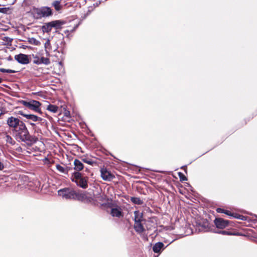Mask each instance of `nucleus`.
Wrapping results in <instances>:
<instances>
[{
    "instance_id": "35",
    "label": "nucleus",
    "mask_w": 257,
    "mask_h": 257,
    "mask_svg": "<svg viewBox=\"0 0 257 257\" xmlns=\"http://www.w3.org/2000/svg\"><path fill=\"white\" fill-rule=\"evenodd\" d=\"M77 27V26H76V27H74V29H73V30H71V31H72H72H74V30H75V29H76Z\"/></svg>"
},
{
    "instance_id": "3",
    "label": "nucleus",
    "mask_w": 257,
    "mask_h": 257,
    "mask_svg": "<svg viewBox=\"0 0 257 257\" xmlns=\"http://www.w3.org/2000/svg\"><path fill=\"white\" fill-rule=\"evenodd\" d=\"M71 179L72 181L76 183L77 186L82 188H86L88 187V178L83 177L80 172H75L72 174Z\"/></svg>"
},
{
    "instance_id": "18",
    "label": "nucleus",
    "mask_w": 257,
    "mask_h": 257,
    "mask_svg": "<svg viewBox=\"0 0 257 257\" xmlns=\"http://www.w3.org/2000/svg\"><path fill=\"white\" fill-rule=\"evenodd\" d=\"M111 214L113 216L120 217L121 216L122 213L119 209L117 208H112L111 211Z\"/></svg>"
},
{
    "instance_id": "9",
    "label": "nucleus",
    "mask_w": 257,
    "mask_h": 257,
    "mask_svg": "<svg viewBox=\"0 0 257 257\" xmlns=\"http://www.w3.org/2000/svg\"><path fill=\"white\" fill-rule=\"evenodd\" d=\"M214 223L217 228L223 229L228 225V221L222 218H216Z\"/></svg>"
},
{
    "instance_id": "37",
    "label": "nucleus",
    "mask_w": 257,
    "mask_h": 257,
    "mask_svg": "<svg viewBox=\"0 0 257 257\" xmlns=\"http://www.w3.org/2000/svg\"><path fill=\"white\" fill-rule=\"evenodd\" d=\"M31 125H34L35 124H34V123H31Z\"/></svg>"
},
{
    "instance_id": "21",
    "label": "nucleus",
    "mask_w": 257,
    "mask_h": 257,
    "mask_svg": "<svg viewBox=\"0 0 257 257\" xmlns=\"http://www.w3.org/2000/svg\"><path fill=\"white\" fill-rule=\"evenodd\" d=\"M131 200L134 204H138V205H141L143 203V200H142L139 197H132L131 198Z\"/></svg>"
},
{
    "instance_id": "25",
    "label": "nucleus",
    "mask_w": 257,
    "mask_h": 257,
    "mask_svg": "<svg viewBox=\"0 0 257 257\" xmlns=\"http://www.w3.org/2000/svg\"><path fill=\"white\" fill-rule=\"evenodd\" d=\"M0 72L2 73H16L17 71L12 69L0 68Z\"/></svg>"
},
{
    "instance_id": "16",
    "label": "nucleus",
    "mask_w": 257,
    "mask_h": 257,
    "mask_svg": "<svg viewBox=\"0 0 257 257\" xmlns=\"http://www.w3.org/2000/svg\"><path fill=\"white\" fill-rule=\"evenodd\" d=\"M224 214H225L227 215L232 216L234 218L239 219L241 220H244V218H245V217L242 215H239V214H238L236 213H232L230 211H229L228 210H225Z\"/></svg>"
},
{
    "instance_id": "23",
    "label": "nucleus",
    "mask_w": 257,
    "mask_h": 257,
    "mask_svg": "<svg viewBox=\"0 0 257 257\" xmlns=\"http://www.w3.org/2000/svg\"><path fill=\"white\" fill-rule=\"evenodd\" d=\"M82 161L83 162L91 165H92L94 163V162L91 159L86 157H82Z\"/></svg>"
},
{
    "instance_id": "22",
    "label": "nucleus",
    "mask_w": 257,
    "mask_h": 257,
    "mask_svg": "<svg viewBox=\"0 0 257 257\" xmlns=\"http://www.w3.org/2000/svg\"><path fill=\"white\" fill-rule=\"evenodd\" d=\"M56 169L57 170L62 173H63L64 174H67V169H65V167L61 166L59 164H57L56 165Z\"/></svg>"
},
{
    "instance_id": "17",
    "label": "nucleus",
    "mask_w": 257,
    "mask_h": 257,
    "mask_svg": "<svg viewBox=\"0 0 257 257\" xmlns=\"http://www.w3.org/2000/svg\"><path fill=\"white\" fill-rule=\"evenodd\" d=\"M52 27L55 28L56 29H59L61 26L64 24L65 22L60 20L54 21L51 22Z\"/></svg>"
},
{
    "instance_id": "28",
    "label": "nucleus",
    "mask_w": 257,
    "mask_h": 257,
    "mask_svg": "<svg viewBox=\"0 0 257 257\" xmlns=\"http://www.w3.org/2000/svg\"><path fill=\"white\" fill-rule=\"evenodd\" d=\"M178 175L181 181H186L187 180V178L182 173H179Z\"/></svg>"
},
{
    "instance_id": "7",
    "label": "nucleus",
    "mask_w": 257,
    "mask_h": 257,
    "mask_svg": "<svg viewBox=\"0 0 257 257\" xmlns=\"http://www.w3.org/2000/svg\"><path fill=\"white\" fill-rule=\"evenodd\" d=\"M33 63L36 64L40 65L44 64L45 65H48L50 63V61L48 58L44 57H40L38 56H35L33 57Z\"/></svg>"
},
{
    "instance_id": "10",
    "label": "nucleus",
    "mask_w": 257,
    "mask_h": 257,
    "mask_svg": "<svg viewBox=\"0 0 257 257\" xmlns=\"http://www.w3.org/2000/svg\"><path fill=\"white\" fill-rule=\"evenodd\" d=\"M18 114L24 116L27 119H31L33 121H41L42 120L41 117H39L36 115L25 114L22 110L19 111L18 112Z\"/></svg>"
},
{
    "instance_id": "2",
    "label": "nucleus",
    "mask_w": 257,
    "mask_h": 257,
    "mask_svg": "<svg viewBox=\"0 0 257 257\" xmlns=\"http://www.w3.org/2000/svg\"><path fill=\"white\" fill-rule=\"evenodd\" d=\"M58 195L65 199H80L82 194H79L72 189L65 188L58 191Z\"/></svg>"
},
{
    "instance_id": "12",
    "label": "nucleus",
    "mask_w": 257,
    "mask_h": 257,
    "mask_svg": "<svg viewBox=\"0 0 257 257\" xmlns=\"http://www.w3.org/2000/svg\"><path fill=\"white\" fill-rule=\"evenodd\" d=\"M145 219L143 217V213L140 212L138 210L134 211V221L137 222H143L145 221Z\"/></svg>"
},
{
    "instance_id": "27",
    "label": "nucleus",
    "mask_w": 257,
    "mask_h": 257,
    "mask_svg": "<svg viewBox=\"0 0 257 257\" xmlns=\"http://www.w3.org/2000/svg\"><path fill=\"white\" fill-rule=\"evenodd\" d=\"M217 233L222 234L223 235H235V234L233 233L230 231H227L225 230L223 231H220L218 232H216Z\"/></svg>"
},
{
    "instance_id": "14",
    "label": "nucleus",
    "mask_w": 257,
    "mask_h": 257,
    "mask_svg": "<svg viewBox=\"0 0 257 257\" xmlns=\"http://www.w3.org/2000/svg\"><path fill=\"white\" fill-rule=\"evenodd\" d=\"M74 169L77 172L81 171L84 168V165L83 163L78 159H75L74 161Z\"/></svg>"
},
{
    "instance_id": "30",
    "label": "nucleus",
    "mask_w": 257,
    "mask_h": 257,
    "mask_svg": "<svg viewBox=\"0 0 257 257\" xmlns=\"http://www.w3.org/2000/svg\"><path fill=\"white\" fill-rule=\"evenodd\" d=\"M216 211L218 212V213H224L225 212V210L223 209H222V208H217L216 209Z\"/></svg>"
},
{
    "instance_id": "11",
    "label": "nucleus",
    "mask_w": 257,
    "mask_h": 257,
    "mask_svg": "<svg viewBox=\"0 0 257 257\" xmlns=\"http://www.w3.org/2000/svg\"><path fill=\"white\" fill-rule=\"evenodd\" d=\"M38 14L40 17H47L52 15V11L50 8L43 7L39 10Z\"/></svg>"
},
{
    "instance_id": "33",
    "label": "nucleus",
    "mask_w": 257,
    "mask_h": 257,
    "mask_svg": "<svg viewBox=\"0 0 257 257\" xmlns=\"http://www.w3.org/2000/svg\"><path fill=\"white\" fill-rule=\"evenodd\" d=\"M65 169H67V174H68V172L69 170H70L71 169V168L70 167H65Z\"/></svg>"
},
{
    "instance_id": "4",
    "label": "nucleus",
    "mask_w": 257,
    "mask_h": 257,
    "mask_svg": "<svg viewBox=\"0 0 257 257\" xmlns=\"http://www.w3.org/2000/svg\"><path fill=\"white\" fill-rule=\"evenodd\" d=\"M22 103L26 107L35 112L41 113L40 108L41 103L37 100H32L30 101L23 100Z\"/></svg>"
},
{
    "instance_id": "29",
    "label": "nucleus",
    "mask_w": 257,
    "mask_h": 257,
    "mask_svg": "<svg viewBox=\"0 0 257 257\" xmlns=\"http://www.w3.org/2000/svg\"><path fill=\"white\" fill-rule=\"evenodd\" d=\"M9 8H0V13H3V14H6L8 11H9Z\"/></svg>"
},
{
    "instance_id": "8",
    "label": "nucleus",
    "mask_w": 257,
    "mask_h": 257,
    "mask_svg": "<svg viewBox=\"0 0 257 257\" xmlns=\"http://www.w3.org/2000/svg\"><path fill=\"white\" fill-rule=\"evenodd\" d=\"M15 59L19 63L22 64H27L29 63L28 56L24 54H20L15 55Z\"/></svg>"
},
{
    "instance_id": "13",
    "label": "nucleus",
    "mask_w": 257,
    "mask_h": 257,
    "mask_svg": "<svg viewBox=\"0 0 257 257\" xmlns=\"http://www.w3.org/2000/svg\"><path fill=\"white\" fill-rule=\"evenodd\" d=\"M134 229L138 233H142L145 231V228L143 225L142 222H135Z\"/></svg>"
},
{
    "instance_id": "20",
    "label": "nucleus",
    "mask_w": 257,
    "mask_h": 257,
    "mask_svg": "<svg viewBox=\"0 0 257 257\" xmlns=\"http://www.w3.org/2000/svg\"><path fill=\"white\" fill-rule=\"evenodd\" d=\"M47 109L52 112L56 113L58 110V107L53 104H49L47 107Z\"/></svg>"
},
{
    "instance_id": "24",
    "label": "nucleus",
    "mask_w": 257,
    "mask_h": 257,
    "mask_svg": "<svg viewBox=\"0 0 257 257\" xmlns=\"http://www.w3.org/2000/svg\"><path fill=\"white\" fill-rule=\"evenodd\" d=\"M6 141L7 143H9L11 145H14L15 143V141L13 139L12 137L9 135H6Z\"/></svg>"
},
{
    "instance_id": "31",
    "label": "nucleus",
    "mask_w": 257,
    "mask_h": 257,
    "mask_svg": "<svg viewBox=\"0 0 257 257\" xmlns=\"http://www.w3.org/2000/svg\"><path fill=\"white\" fill-rule=\"evenodd\" d=\"M4 168V165L3 163H2L1 162H0V171H2Z\"/></svg>"
},
{
    "instance_id": "15",
    "label": "nucleus",
    "mask_w": 257,
    "mask_h": 257,
    "mask_svg": "<svg viewBox=\"0 0 257 257\" xmlns=\"http://www.w3.org/2000/svg\"><path fill=\"white\" fill-rule=\"evenodd\" d=\"M164 244L161 242L155 243L153 246V250L155 253H159L163 248Z\"/></svg>"
},
{
    "instance_id": "5",
    "label": "nucleus",
    "mask_w": 257,
    "mask_h": 257,
    "mask_svg": "<svg viewBox=\"0 0 257 257\" xmlns=\"http://www.w3.org/2000/svg\"><path fill=\"white\" fill-rule=\"evenodd\" d=\"M24 123L23 121L18 118L14 116H10L7 120V124L10 128L12 129V131L15 130V129L17 128V127H18Z\"/></svg>"
},
{
    "instance_id": "6",
    "label": "nucleus",
    "mask_w": 257,
    "mask_h": 257,
    "mask_svg": "<svg viewBox=\"0 0 257 257\" xmlns=\"http://www.w3.org/2000/svg\"><path fill=\"white\" fill-rule=\"evenodd\" d=\"M100 172L101 174V177L104 181H111L115 178V176L105 167L101 168Z\"/></svg>"
},
{
    "instance_id": "1",
    "label": "nucleus",
    "mask_w": 257,
    "mask_h": 257,
    "mask_svg": "<svg viewBox=\"0 0 257 257\" xmlns=\"http://www.w3.org/2000/svg\"><path fill=\"white\" fill-rule=\"evenodd\" d=\"M14 137L18 142H23L28 144H33L36 142L34 138L30 135L28 130L25 124L23 123L15 130H13Z\"/></svg>"
},
{
    "instance_id": "34",
    "label": "nucleus",
    "mask_w": 257,
    "mask_h": 257,
    "mask_svg": "<svg viewBox=\"0 0 257 257\" xmlns=\"http://www.w3.org/2000/svg\"><path fill=\"white\" fill-rule=\"evenodd\" d=\"M208 224L207 222H205L204 225L203 226V227H204V228L206 229V227L208 226Z\"/></svg>"
},
{
    "instance_id": "32",
    "label": "nucleus",
    "mask_w": 257,
    "mask_h": 257,
    "mask_svg": "<svg viewBox=\"0 0 257 257\" xmlns=\"http://www.w3.org/2000/svg\"><path fill=\"white\" fill-rule=\"evenodd\" d=\"M50 43L49 41V40L47 41H46V43H45V46L46 49H47V45H48H48H50Z\"/></svg>"
},
{
    "instance_id": "26",
    "label": "nucleus",
    "mask_w": 257,
    "mask_h": 257,
    "mask_svg": "<svg viewBox=\"0 0 257 257\" xmlns=\"http://www.w3.org/2000/svg\"><path fill=\"white\" fill-rule=\"evenodd\" d=\"M53 6L54 7L55 9L57 11H59L61 9L60 5V2L56 1H55L53 4Z\"/></svg>"
},
{
    "instance_id": "36",
    "label": "nucleus",
    "mask_w": 257,
    "mask_h": 257,
    "mask_svg": "<svg viewBox=\"0 0 257 257\" xmlns=\"http://www.w3.org/2000/svg\"><path fill=\"white\" fill-rule=\"evenodd\" d=\"M2 81H3V79L1 78H0V83H1L2 82Z\"/></svg>"
},
{
    "instance_id": "19",
    "label": "nucleus",
    "mask_w": 257,
    "mask_h": 257,
    "mask_svg": "<svg viewBox=\"0 0 257 257\" xmlns=\"http://www.w3.org/2000/svg\"><path fill=\"white\" fill-rule=\"evenodd\" d=\"M52 26L51 22L46 23L45 25H44L42 27L43 31L44 32L49 33L50 32L52 29Z\"/></svg>"
}]
</instances>
